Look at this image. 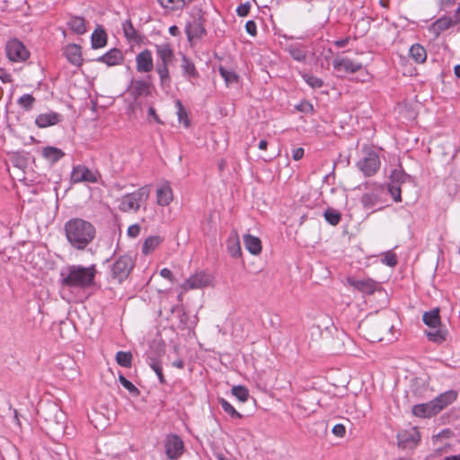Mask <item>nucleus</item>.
<instances>
[{"mask_svg": "<svg viewBox=\"0 0 460 460\" xmlns=\"http://www.w3.org/2000/svg\"><path fill=\"white\" fill-rule=\"evenodd\" d=\"M381 261L390 267H394L397 264V257L394 252H387L383 255Z\"/></svg>", "mask_w": 460, "mask_h": 460, "instance_id": "obj_47", "label": "nucleus"}, {"mask_svg": "<svg viewBox=\"0 0 460 460\" xmlns=\"http://www.w3.org/2000/svg\"><path fill=\"white\" fill-rule=\"evenodd\" d=\"M250 9H251V4L249 2H246L244 4H240L236 8V13L239 16L244 17L249 13Z\"/></svg>", "mask_w": 460, "mask_h": 460, "instance_id": "obj_49", "label": "nucleus"}, {"mask_svg": "<svg viewBox=\"0 0 460 460\" xmlns=\"http://www.w3.org/2000/svg\"><path fill=\"white\" fill-rule=\"evenodd\" d=\"M244 417V415L241 414L239 411H237L233 406H232V424H237L234 421V419H240Z\"/></svg>", "mask_w": 460, "mask_h": 460, "instance_id": "obj_62", "label": "nucleus"}, {"mask_svg": "<svg viewBox=\"0 0 460 460\" xmlns=\"http://www.w3.org/2000/svg\"><path fill=\"white\" fill-rule=\"evenodd\" d=\"M181 68L183 69L184 74L190 77H195L197 75L194 64L186 57L182 58Z\"/></svg>", "mask_w": 460, "mask_h": 460, "instance_id": "obj_41", "label": "nucleus"}, {"mask_svg": "<svg viewBox=\"0 0 460 460\" xmlns=\"http://www.w3.org/2000/svg\"><path fill=\"white\" fill-rule=\"evenodd\" d=\"M411 58L416 63H423L427 59V52L426 49L420 44H413L409 50Z\"/></svg>", "mask_w": 460, "mask_h": 460, "instance_id": "obj_31", "label": "nucleus"}, {"mask_svg": "<svg viewBox=\"0 0 460 460\" xmlns=\"http://www.w3.org/2000/svg\"><path fill=\"white\" fill-rule=\"evenodd\" d=\"M245 30L251 36H255L257 33V26L253 21H248L245 23Z\"/></svg>", "mask_w": 460, "mask_h": 460, "instance_id": "obj_53", "label": "nucleus"}, {"mask_svg": "<svg viewBox=\"0 0 460 460\" xmlns=\"http://www.w3.org/2000/svg\"><path fill=\"white\" fill-rule=\"evenodd\" d=\"M141 227L138 224L131 225L128 228V235L131 238H136L140 234Z\"/></svg>", "mask_w": 460, "mask_h": 460, "instance_id": "obj_51", "label": "nucleus"}, {"mask_svg": "<svg viewBox=\"0 0 460 460\" xmlns=\"http://www.w3.org/2000/svg\"><path fill=\"white\" fill-rule=\"evenodd\" d=\"M288 52L289 54L291 55V57L296 60V61H302L305 59V53L303 49H301L300 48H297V47H295V46H290L288 47Z\"/></svg>", "mask_w": 460, "mask_h": 460, "instance_id": "obj_45", "label": "nucleus"}, {"mask_svg": "<svg viewBox=\"0 0 460 460\" xmlns=\"http://www.w3.org/2000/svg\"><path fill=\"white\" fill-rule=\"evenodd\" d=\"M164 242V237L160 235L148 236L143 243L142 253L148 255L152 253Z\"/></svg>", "mask_w": 460, "mask_h": 460, "instance_id": "obj_26", "label": "nucleus"}, {"mask_svg": "<svg viewBox=\"0 0 460 460\" xmlns=\"http://www.w3.org/2000/svg\"><path fill=\"white\" fill-rule=\"evenodd\" d=\"M5 52L12 62H23L30 57V52L24 44L17 39H11L5 45Z\"/></svg>", "mask_w": 460, "mask_h": 460, "instance_id": "obj_6", "label": "nucleus"}, {"mask_svg": "<svg viewBox=\"0 0 460 460\" xmlns=\"http://www.w3.org/2000/svg\"><path fill=\"white\" fill-rule=\"evenodd\" d=\"M40 415L47 422V429L52 435H58L64 432L65 414L57 404H49L40 410Z\"/></svg>", "mask_w": 460, "mask_h": 460, "instance_id": "obj_3", "label": "nucleus"}, {"mask_svg": "<svg viewBox=\"0 0 460 460\" xmlns=\"http://www.w3.org/2000/svg\"><path fill=\"white\" fill-rule=\"evenodd\" d=\"M57 367L63 371V375L68 379H75L77 376L76 363L68 356L59 358Z\"/></svg>", "mask_w": 460, "mask_h": 460, "instance_id": "obj_15", "label": "nucleus"}, {"mask_svg": "<svg viewBox=\"0 0 460 460\" xmlns=\"http://www.w3.org/2000/svg\"><path fill=\"white\" fill-rule=\"evenodd\" d=\"M332 66L334 70L340 73L341 76L356 73L362 68L360 62H355L347 57L335 58Z\"/></svg>", "mask_w": 460, "mask_h": 460, "instance_id": "obj_10", "label": "nucleus"}, {"mask_svg": "<svg viewBox=\"0 0 460 460\" xmlns=\"http://www.w3.org/2000/svg\"><path fill=\"white\" fill-rule=\"evenodd\" d=\"M137 70L139 73H148L154 68L152 53L148 49H145L138 53L136 57Z\"/></svg>", "mask_w": 460, "mask_h": 460, "instance_id": "obj_16", "label": "nucleus"}, {"mask_svg": "<svg viewBox=\"0 0 460 460\" xmlns=\"http://www.w3.org/2000/svg\"><path fill=\"white\" fill-rule=\"evenodd\" d=\"M164 451L168 459H178L184 452L183 441L175 434L167 435L164 439Z\"/></svg>", "mask_w": 460, "mask_h": 460, "instance_id": "obj_9", "label": "nucleus"}, {"mask_svg": "<svg viewBox=\"0 0 460 460\" xmlns=\"http://www.w3.org/2000/svg\"><path fill=\"white\" fill-rule=\"evenodd\" d=\"M123 387L127 389L132 395L139 394V390L129 380L123 382Z\"/></svg>", "mask_w": 460, "mask_h": 460, "instance_id": "obj_52", "label": "nucleus"}, {"mask_svg": "<svg viewBox=\"0 0 460 460\" xmlns=\"http://www.w3.org/2000/svg\"><path fill=\"white\" fill-rule=\"evenodd\" d=\"M398 447L403 449L414 448L420 440V435L416 428L402 430L397 435Z\"/></svg>", "mask_w": 460, "mask_h": 460, "instance_id": "obj_11", "label": "nucleus"}, {"mask_svg": "<svg viewBox=\"0 0 460 460\" xmlns=\"http://www.w3.org/2000/svg\"><path fill=\"white\" fill-rule=\"evenodd\" d=\"M212 283L213 277L210 274L205 271H197L181 284V288L184 291H189L190 289H199L209 287Z\"/></svg>", "mask_w": 460, "mask_h": 460, "instance_id": "obj_8", "label": "nucleus"}, {"mask_svg": "<svg viewBox=\"0 0 460 460\" xmlns=\"http://www.w3.org/2000/svg\"><path fill=\"white\" fill-rule=\"evenodd\" d=\"M161 6L170 11L181 10L185 6V0H157Z\"/></svg>", "mask_w": 460, "mask_h": 460, "instance_id": "obj_34", "label": "nucleus"}, {"mask_svg": "<svg viewBox=\"0 0 460 460\" xmlns=\"http://www.w3.org/2000/svg\"><path fill=\"white\" fill-rule=\"evenodd\" d=\"M391 184L399 185L402 182H404L406 179L409 178V175L404 173L402 170L395 169L391 173Z\"/></svg>", "mask_w": 460, "mask_h": 460, "instance_id": "obj_42", "label": "nucleus"}, {"mask_svg": "<svg viewBox=\"0 0 460 460\" xmlns=\"http://www.w3.org/2000/svg\"><path fill=\"white\" fill-rule=\"evenodd\" d=\"M173 199L172 189L168 181L159 185L156 190V201L159 206H168Z\"/></svg>", "mask_w": 460, "mask_h": 460, "instance_id": "obj_17", "label": "nucleus"}, {"mask_svg": "<svg viewBox=\"0 0 460 460\" xmlns=\"http://www.w3.org/2000/svg\"><path fill=\"white\" fill-rule=\"evenodd\" d=\"M304 156V149L302 147H298L293 150L292 157L294 160L298 161Z\"/></svg>", "mask_w": 460, "mask_h": 460, "instance_id": "obj_60", "label": "nucleus"}, {"mask_svg": "<svg viewBox=\"0 0 460 460\" xmlns=\"http://www.w3.org/2000/svg\"><path fill=\"white\" fill-rule=\"evenodd\" d=\"M42 155L51 164H55L65 156V153L58 147L47 146L43 148Z\"/></svg>", "mask_w": 460, "mask_h": 460, "instance_id": "obj_28", "label": "nucleus"}, {"mask_svg": "<svg viewBox=\"0 0 460 460\" xmlns=\"http://www.w3.org/2000/svg\"><path fill=\"white\" fill-rule=\"evenodd\" d=\"M232 395L234 396L240 402H246L250 397L248 389L242 385L232 387Z\"/></svg>", "mask_w": 460, "mask_h": 460, "instance_id": "obj_36", "label": "nucleus"}, {"mask_svg": "<svg viewBox=\"0 0 460 460\" xmlns=\"http://www.w3.org/2000/svg\"><path fill=\"white\" fill-rule=\"evenodd\" d=\"M347 283L355 289L366 295L373 294L377 288V283L371 279H356L354 277H348Z\"/></svg>", "mask_w": 460, "mask_h": 460, "instance_id": "obj_13", "label": "nucleus"}, {"mask_svg": "<svg viewBox=\"0 0 460 460\" xmlns=\"http://www.w3.org/2000/svg\"><path fill=\"white\" fill-rule=\"evenodd\" d=\"M332 432L338 438H343L346 434V429L343 424H336L333 426Z\"/></svg>", "mask_w": 460, "mask_h": 460, "instance_id": "obj_50", "label": "nucleus"}, {"mask_svg": "<svg viewBox=\"0 0 460 460\" xmlns=\"http://www.w3.org/2000/svg\"><path fill=\"white\" fill-rule=\"evenodd\" d=\"M450 26V22L447 19H439L434 23V27L440 30H446Z\"/></svg>", "mask_w": 460, "mask_h": 460, "instance_id": "obj_56", "label": "nucleus"}, {"mask_svg": "<svg viewBox=\"0 0 460 460\" xmlns=\"http://www.w3.org/2000/svg\"><path fill=\"white\" fill-rule=\"evenodd\" d=\"M378 202V198L374 193H365L361 198V203L367 209L374 208Z\"/></svg>", "mask_w": 460, "mask_h": 460, "instance_id": "obj_40", "label": "nucleus"}, {"mask_svg": "<svg viewBox=\"0 0 460 460\" xmlns=\"http://www.w3.org/2000/svg\"><path fill=\"white\" fill-rule=\"evenodd\" d=\"M124 60V56L121 50L118 49H111L104 55L96 58L99 63H104L109 66L120 65Z\"/></svg>", "mask_w": 460, "mask_h": 460, "instance_id": "obj_18", "label": "nucleus"}, {"mask_svg": "<svg viewBox=\"0 0 460 460\" xmlns=\"http://www.w3.org/2000/svg\"><path fill=\"white\" fill-rule=\"evenodd\" d=\"M34 102L35 99L31 94H23L17 101L18 104L27 111L31 109Z\"/></svg>", "mask_w": 460, "mask_h": 460, "instance_id": "obj_43", "label": "nucleus"}, {"mask_svg": "<svg viewBox=\"0 0 460 460\" xmlns=\"http://www.w3.org/2000/svg\"><path fill=\"white\" fill-rule=\"evenodd\" d=\"M70 180L73 183L79 182H96L98 181L97 174L92 172L84 165L75 166L72 170Z\"/></svg>", "mask_w": 460, "mask_h": 460, "instance_id": "obj_12", "label": "nucleus"}, {"mask_svg": "<svg viewBox=\"0 0 460 460\" xmlns=\"http://www.w3.org/2000/svg\"><path fill=\"white\" fill-rule=\"evenodd\" d=\"M64 230L70 245L79 251L84 250L96 235L94 226L79 217L68 220L64 226Z\"/></svg>", "mask_w": 460, "mask_h": 460, "instance_id": "obj_2", "label": "nucleus"}, {"mask_svg": "<svg viewBox=\"0 0 460 460\" xmlns=\"http://www.w3.org/2000/svg\"><path fill=\"white\" fill-rule=\"evenodd\" d=\"M148 365L154 370V372L157 370L159 371V368L162 367L160 361L154 358H148Z\"/></svg>", "mask_w": 460, "mask_h": 460, "instance_id": "obj_58", "label": "nucleus"}, {"mask_svg": "<svg viewBox=\"0 0 460 460\" xmlns=\"http://www.w3.org/2000/svg\"><path fill=\"white\" fill-rule=\"evenodd\" d=\"M150 188L144 186L132 193L124 195L119 199V209L122 212L136 213L149 198Z\"/></svg>", "mask_w": 460, "mask_h": 460, "instance_id": "obj_4", "label": "nucleus"}, {"mask_svg": "<svg viewBox=\"0 0 460 460\" xmlns=\"http://www.w3.org/2000/svg\"><path fill=\"white\" fill-rule=\"evenodd\" d=\"M117 363L124 367H130L132 363V354L126 351H119L116 354Z\"/></svg>", "mask_w": 460, "mask_h": 460, "instance_id": "obj_37", "label": "nucleus"}, {"mask_svg": "<svg viewBox=\"0 0 460 460\" xmlns=\"http://www.w3.org/2000/svg\"><path fill=\"white\" fill-rule=\"evenodd\" d=\"M160 275L164 279H166L170 280L171 282L174 281V278H173L172 272L169 269H167V268L162 269L161 271H160Z\"/></svg>", "mask_w": 460, "mask_h": 460, "instance_id": "obj_57", "label": "nucleus"}, {"mask_svg": "<svg viewBox=\"0 0 460 460\" xmlns=\"http://www.w3.org/2000/svg\"><path fill=\"white\" fill-rule=\"evenodd\" d=\"M97 273L95 265H68L60 271V283L63 290L84 289L94 283Z\"/></svg>", "mask_w": 460, "mask_h": 460, "instance_id": "obj_1", "label": "nucleus"}, {"mask_svg": "<svg viewBox=\"0 0 460 460\" xmlns=\"http://www.w3.org/2000/svg\"><path fill=\"white\" fill-rule=\"evenodd\" d=\"M357 165L366 176H372L380 167V159L375 151L366 149L362 159L358 162Z\"/></svg>", "mask_w": 460, "mask_h": 460, "instance_id": "obj_7", "label": "nucleus"}, {"mask_svg": "<svg viewBox=\"0 0 460 460\" xmlns=\"http://www.w3.org/2000/svg\"><path fill=\"white\" fill-rule=\"evenodd\" d=\"M176 106L178 108V119L181 123H183L185 127L189 126V120H188V114L186 111L184 110L181 102L180 101L176 102Z\"/></svg>", "mask_w": 460, "mask_h": 460, "instance_id": "obj_44", "label": "nucleus"}, {"mask_svg": "<svg viewBox=\"0 0 460 460\" xmlns=\"http://www.w3.org/2000/svg\"><path fill=\"white\" fill-rule=\"evenodd\" d=\"M325 220L332 226H337L341 221V214L333 209V208H328L325 210L324 214Z\"/></svg>", "mask_w": 460, "mask_h": 460, "instance_id": "obj_39", "label": "nucleus"}, {"mask_svg": "<svg viewBox=\"0 0 460 460\" xmlns=\"http://www.w3.org/2000/svg\"><path fill=\"white\" fill-rule=\"evenodd\" d=\"M251 432L247 429H236L234 430V441L238 447H244L251 440Z\"/></svg>", "mask_w": 460, "mask_h": 460, "instance_id": "obj_32", "label": "nucleus"}, {"mask_svg": "<svg viewBox=\"0 0 460 460\" xmlns=\"http://www.w3.org/2000/svg\"><path fill=\"white\" fill-rule=\"evenodd\" d=\"M152 84L147 80L136 79L132 80L128 86V93L137 100L142 96H148L151 94Z\"/></svg>", "mask_w": 460, "mask_h": 460, "instance_id": "obj_14", "label": "nucleus"}, {"mask_svg": "<svg viewBox=\"0 0 460 460\" xmlns=\"http://www.w3.org/2000/svg\"><path fill=\"white\" fill-rule=\"evenodd\" d=\"M61 120V115L54 111L41 113L37 116L35 124L39 128H47L58 124Z\"/></svg>", "mask_w": 460, "mask_h": 460, "instance_id": "obj_20", "label": "nucleus"}, {"mask_svg": "<svg viewBox=\"0 0 460 460\" xmlns=\"http://www.w3.org/2000/svg\"><path fill=\"white\" fill-rule=\"evenodd\" d=\"M205 32L206 31L203 24L197 19H193V21L189 22L186 26V34L190 42L199 40Z\"/></svg>", "mask_w": 460, "mask_h": 460, "instance_id": "obj_19", "label": "nucleus"}, {"mask_svg": "<svg viewBox=\"0 0 460 460\" xmlns=\"http://www.w3.org/2000/svg\"><path fill=\"white\" fill-rule=\"evenodd\" d=\"M91 43L93 49H100L107 44V34L102 28H97L92 34Z\"/></svg>", "mask_w": 460, "mask_h": 460, "instance_id": "obj_29", "label": "nucleus"}, {"mask_svg": "<svg viewBox=\"0 0 460 460\" xmlns=\"http://www.w3.org/2000/svg\"><path fill=\"white\" fill-rule=\"evenodd\" d=\"M453 435V432L448 429H446L442 431H440L439 433H438L436 436L433 437L434 439L436 440H438V439H442V438H450Z\"/></svg>", "mask_w": 460, "mask_h": 460, "instance_id": "obj_54", "label": "nucleus"}, {"mask_svg": "<svg viewBox=\"0 0 460 460\" xmlns=\"http://www.w3.org/2000/svg\"><path fill=\"white\" fill-rule=\"evenodd\" d=\"M148 115L153 117L155 121L161 123L159 117L156 115L155 110L153 107L148 109Z\"/></svg>", "mask_w": 460, "mask_h": 460, "instance_id": "obj_63", "label": "nucleus"}, {"mask_svg": "<svg viewBox=\"0 0 460 460\" xmlns=\"http://www.w3.org/2000/svg\"><path fill=\"white\" fill-rule=\"evenodd\" d=\"M218 70H219L221 76L225 79V81L227 84L228 82L230 81V72L223 66H220Z\"/></svg>", "mask_w": 460, "mask_h": 460, "instance_id": "obj_61", "label": "nucleus"}, {"mask_svg": "<svg viewBox=\"0 0 460 460\" xmlns=\"http://www.w3.org/2000/svg\"><path fill=\"white\" fill-rule=\"evenodd\" d=\"M219 401H220L224 410L226 412H230V403L226 399H223V398L219 399Z\"/></svg>", "mask_w": 460, "mask_h": 460, "instance_id": "obj_64", "label": "nucleus"}, {"mask_svg": "<svg viewBox=\"0 0 460 460\" xmlns=\"http://www.w3.org/2000/svg\"><path fill=\"white\" fill-rule=\"evenodd\" d=\"M456 399V393L455 391H447L434 400H432L434 405L438 408V413L440 412L447 406L451 404Z\"/></svg>", "mask_w": 460, "mask_h": 460, "instance_id": "obj_24", "label": "nucleus"}, {"mask_svg": "<svg viewBox=\"0 0 460 460\" xmlns=\"http://www.w3.org/2000/svg\"><path fill=\"white\" fill-rule=\"evenodd\" d=\"M64 54L66 59L74 66H80L83 63L81 47L76 44H69L65 48Z\"/></svg>", "mask_w": 460, "mask_h": 460, "instance_id": "obj_22", "label": "nucleus"}, {"mask_svg": "<svg viewBox=\"0 0 460 460\" xmlns=\"http://www.w3.org/2000/svg\"><path fill=\"white\" fill-rule=\"evenodd\" d=\"M156 55L158 57L157 63L170 64L173 59V51L168 43L155 45Z\"/></svg>", "mask_w": 460, "mask_h": 460, "instance_id": "obj_23", "label": "nucleus"}, {"mask_svg": "<svg viewBox=\"0 0 460 460\" xmlns=\"http://www.w3.org/2000/svg\"><path fill=\"white\" fill-rule=\"evenodd\" d=\"M243 244L245 248L253 255H258L261 252V242L256 236L245 234L243 236Z\"/></svg>", "mask_w": 460, "mask_h": 460, "instance_id": "obj_25", "label": "nucleus"}, {"mask_svg": "<svg viewBox=\"0 0 460 460\" xmlns=\"http://www.w3.org/2000/svg\"><path fill=\"white\" fill-rule=\"evenodd\" d=\"M303 78L313 88H320L323 85V81L316 76L305 74Z\"/></svg>", "mask_w": 460, "mask_h": 460, "instance_id": "obj_46", "label": "nucleus"}, {"mask_svg": "<svg viewBox=\"0 0 460 460\" xmlns=\"http://www.w3.org/2000/svg\"><path fill=\"white\" fill-rule=\"evenodd\" d=\"M413 415L420 418H430L438 414V408L430 401L427 403L416 404L412 407Z\"/></svg>", "mask_w": 460, "mask_h": 460, "instance_id": "obj_21", "label": "nucleus"}, {"mask_svg": "<svg viewBox=\"0 0 460 460\" xmlns=\"http://www.w3.org/2000/svg\"><path fill=\"white\" fill-rule=\"evenodd\" d=\"M389 191L395 201H401V188L397 184H390Z\"/></svg>", "mask_w": 460, "mask_h": 460, "instance_id": "obj_48", "label": "nucleus"}, {"mask_svg": "<svg viewBox=\"0 0 460 460\" xmlns=\"http://www.w3.org/2000/svg\"><path fill=\"white\" fill-rule=\"evenodd\" d=\"M422 321L430 328H438L440 325L439 309L434 308L425 312L422 316Z\"/></svg>", "mask_w": 460, "mask_h": 460, "instance_id": "obj_27", "label": "nucleus"}, {"mask_svg": "<svg viewBox=\"0 0 460 460\" xmlns=\"http://www.w3.org/2000/svg\"><path fill=\"white\" fill-rule=\"evenodd\" d=\"M296 108L303 112H310L313 111V105L306 101L301 102Z\"/></svg>", "mask_w": 460, "mask_h": 460, "instance_id": "obj_55", "label": "nucleus"}, {"mask_svg": "<svg viewBox=\"0 0 460 460\" xmlns=\"http://www.w3.org/2000/svg\"><path fill=\"white\" fill-rule=\"evenodd\" d=\"M122 30L125 37L129 40H135L137 38V31L135 30L130 20H126L122 23Z\"/></svg>", "mask_w": 460, "mask_h": 460, "instance_id": "obj_38", "label": "nucleus"}, {"mask_svg": "<svg viewBox=\"0 0 460 460\" xmlns=\"http://www.w3.org/2000/svg\"><path fill=\"white\" fill-rule=\"evenodd\" d=\"M168 66H169V64L156 63V71H157V74L159 75L162 86L168 84L170 82Z\"/></svg>", "mask_w": 460, "mask_h": 460, "instance_id": "obj_35", "label": "nucleus"}, {"mask_svg": "<svg viewBox=\"0 0 460 460\" xmlns=\"http://www.w3.org/2000/svg\"><path fill=\"white\" fill-rule=\"evenodd\" d=\"M67 25L72 31L78 35H82L86 32L85 21L83 17L72 16L69 19Z\"/></svg>", "mask_w": 460, "mask_h": 460, "instance_id": "obj_30", "label": "nucleus"}, {"mask_svg": "<svg viewBox=\"0 0 460 460\" xmlns=\"http://www.w3.org/2000/svg\"><path fill=\"white\" fill-rule=\"evenodd\" d=\"M133 268L134 261L131 256H119L111 265V277L120 283L128 277Z\"/></svg>", "mask_w": 460, "mask_h": 460, "instance_id": "obj_5", "label": "nucleus"}, {"mask_svg": "<svg viewBox=\"0 0 460 460\" xmlns=\"http://www.w3.org/2000/svg\"><path fill=\"white\" fill-rule=\"evenodd\" d=\"M429 340L436 343H442L447 339V332L442 329L433 328L426 332Z\"/></svg>", "mask_w": 460, "mask_h": 460, "instance_id": "obj_33", "label": "nucleus"}, {"mask_svg": "<svg viewBox=\"0 0 460 460\" xmlns=\"http://www.w3.org/2000/svg\"><path fill=\"white\" fill-rule=\"evenodd\" d=\"M0 79L3 83H11L12 75L7 73L4 68H0Z\"/></svg>", "mask_w": 460, "mask_h": 460, "instance_id": "obj_59", "label": "nucleus"}]
</instances>
